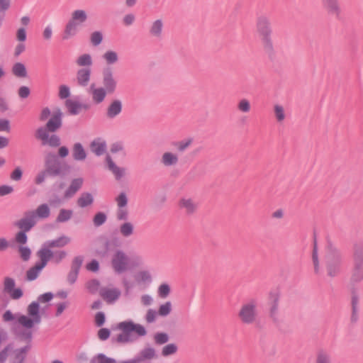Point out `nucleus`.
<instances>
[{
	"instance_id": "nucleus-1",
	"label": "nucleus",
	"mask_w": 363,
	"mask_h": 363,
	"mask_svg": "<svg viewBox=\"0 0 363 363\" xmlns=\"http://www.w3.org/2000/svg\"><path fill=\"white\" fill-rule=\"evenodd\" d=\"M27 315L19 313L13 314L10 310L4 312L2 319L4 322H13L16 335L26 342H30L33 328L40 324L42 317L38 303L32 301L26 308Z\"/></svg>"
},
{
	"instance_id": "nucleus-2",
	"label": "nucleus",
	"mask_w": 363,
	"mask_h": 363,
	"mask_svg": "<svg viewBox=\"0 0 363 363\" xmlns=\"http://www.w3.org/2000/svg\"><path fill=\"white\" fill-rule=\"evenodd\" d=\"M62 124V112L60 108L54 111L51 118L47 122L45 126L40 127L36 130L35 138L41 141L42 145H49L52 147H59L61 144L58 135H49V132L57 131Z\"/></svg>"
},
{
	"instance_id": "nucleus-3",
	"label": "nucleus",
	"mask_w": 363,
	"mask_h": 363,
	"mask_svg": "<svg viewBox=\"0 0 363 363\" xmlns=\"http://www.w3.org/2000/svg\"><path fill=\"white\" fill-rule=\"evenodd\" d=\"M45 169L36 176L35 182H44L48 177H62L69 172V166L65 162H61L58 156L49 153L45 160Z\"/></svg>"
},
{
	"instance_id": "nucleus-4",
	"label": "nucleus",
	"mask_w": 363,
	"mask_h": 363,
	"mask_svg": "<svg viewBox=\"0 0 363 363\" xmlns=\"http://www.w3.org/2000/svg\"><path fill=\"white\" fill-rule=\"evenodd\" d=\"M257 29L261 36L265 52L272 56L274 55V45L272 40V30L269 18L264 16H259L257 21Z\"/></svg>"
},
{
	"instance_id": "nucleus-5",
	"label": "nucleus",
	"mask_w": 363,
	"mask_h": 363,
	"mask_svg": "<svg viewBox=\"0 0 363 363\" xmlns=\"http://www.w3.org/2000/svg\"><path fill=\"white\" fill-rule=\"evenodd\" d=\"M87 18V13L84 10L77 9L74 11L70 19L65 25L62 39L67 40L75 36L79 31V27L86 22Z\"/></svg>"
},
{
	"instance_id": "nucleus-6",
	"label": "nucleus",
	"mask_w": 363,
	"mask_h": 363,
	"mask_svg": "<svg viewBox=\"0 0 363 363\" xmlns=\"http://www.w3.org/2000/svg\"><path fill=\"white\" fill-rule=\"evenodd\" d=\"M343 256L336 248L329 247L325 256V264L327 274L330 277H337L341 272Z\"/></svg>"
},
{
	"instance_id": "nucleus-7",
	"label": "nucleus",
	"mask_w": 363,
	"mask_h": 363,
	"mask_svg": "<svg viewBox=\"0 0 363 363\" xmlns=\"http://www.w3.org/2000/svg\"><path fill=\"white\" fill-rule=\"evenodd\" d=\"M118 328L123 332L117 337V341L119 342L127 343L132 342L131 332H134L140 337H143L147 335V330L143 325L135 323L130 320L119 323Z\"/></svg>"
},
{
	"instance_id": "nucleus-8",
	"label": "nucleus",
	"mask_w": 363,
	"mask_h": 363,
	"mask_svg": "<svg viewBox=\"0 0 363 363\" xmlns=\"http://www.w3.org/2000/svg\"><path fill=\"white\" fill-rule=\"evenodd\" d=\"M257 306L258 301L255 298H251L245 302L238 313L240 321L245 325L254 324L258 317Z\"/></svg>"
},
{
	"instance_id": "nucleus-9",
	"label": "nucleus",
	"mask_w": 363,
	"mask_h": 363,
	"mask_svg": "<svg viewBox=\"0 0 363 363\" xmlns=\"http://www.w3.org/2000/svg\"><path fill=\"white\" fill-rule=\"evenodd\" d=\"M363 280V244L355 245L353 255V269L350 286H355Z\"/></svg>"
},
{
	"instance_id": "nucleus-10",
	"label": "nucleus",
	"mask_w": 363,
	"mask_h": 363,
	"mask_svg": "<svg viewBox=\"0 0 363 363\" xmlns=\"http://www.w3.org/2000/svg\"><path fill=\"white\" fill-rule=\"evenodd\" d=\"M349 292L350 306V321L352 324H356L359 320L360 317L361 294L359 289L356 286H350Z\"/></svg>"
},
{
	"instance_id": "nucleus-11",
	"label": "nucleus",
	"mask_w": 363,
	"mask_h": 363,
	"mask_svg": "<svg viewBox=\"0 0 363 363\" xmlns=\"http://www.w3.org/2000/svg\"><path fill=\"white\" fill-rule=\"evenodd\" d=\"M38 257L40 259V261L36 262L35 265L30 268L26 272V279L28 281H33L36 279L43 269V268L47 265L48 262L50 261L48 259V255L43 252H37L36 253Z\"/></svg>"
},
{
	"instance_id": "nucleus-12",
	"label": "nucleus",
	"mask_w": 363,
	"mask_h": 363,
	"mask_svg": "<svg viewBox=\"0 0 363 363\" xmlns=\"http://www.w3.org/2000/svg\"><path fill=\"white\" fill-rule=\"evenodd\" d=\"M71 241L70 238L66 235H62L57 239L48 240L45 242L41 248L38 252H43L48 255V259L50 260L52 251L51 248L63 247L68 245Z\"/></svg>"
},
{
	"instance_id": "nucleus-13",
	"label": "nucleus",
	"mask_w": 363,
	"mask_h": 363,
	"mask_svg": "<svg viewBox=\"0 0 363 363\" xmlns=\"http://www.w3.org/2000/svg\"><path fill=\"white\" fill-rule=\"evenodd\" d=\"M111 264L116 273H123L128 268L129 258L123 251L118 250L113 255Z\"/></svg>"
},
{
	"instance_id": "nucleus-14",
	"label": "nucleus",
	"mask_w": 363,
	"mask_h": 363,
	"mask_svg": "<svg viewBox=\"0 0 363 363\" xmlns=\"http://www.w3.org/2000/svg\"><path fill=\"white\" fill-rule=\"evenodd\" d=\"M102 84L104 89L108 91V94H113L117 88V80L114 77L112 68L106 67L102 70Z\"/></svg>"
},
{
	"instance_id": "nucleus-15",
	"label": "nucleus",
	"mask_w": 363,
	"mask_h": 363,
	"mask_svg": "<svg viewBox=\"0 0 363 363\" xmlns=\"http://www.w3.org/2000/svg\"><path fill=\"white\" fill-rule=\"evenodd\" d=\"M100 296L109 304L115 303L121 296V291L113 286H101L99 290Z\"/></svg>"
},
{
	"instance_id": "nucleus-16",
	"label": "nucleus",
	"mask_w": 363,
	"mask_h": 363,
	"mask_svg": "<svg viewBox=\"0 0 363 363\" xmlns=\"http://www.w3.org/2000/svg\"><path fill=\"white\" fill-rule=\"evenodd\" d=\"M36 223V215L33 211H27L24 216L16 223L22 231L28 232Z\"/></svg>"
},
{
	"instance_id": "nucleus-17",
	"label": "nucleus",
	"mask_w": 363,
	"mask_h": 363,
	"mask_svg": "<svg viewBox=\"0 0 363 363\" xmlns=\"http://www.w3.org/2000/svg\"><path fill=\"white\" fill-rule=\"evenodd\" d=\"M16 282L13 278L5 277L4 280V292L8 294L11 298L18 300L23 296V291L20 288L15 289Z\"/></svg>"
},
{
	"instance_id": "nucleus-18",
	"label": "nucleus",
	"mask_w": 363,
	"mask_h": 363,
	"mask_svg": "<svg viewBox=\"0 0 363 363\" xmlns=\"http://www.w3.org/2000/svg\"><path fill=\"white\" fill-rule=\"evenodd\" d=\"M279 295L277 291L270 292L269 296V317L274 322L279 320Z\"/></svg>"
},
{
	"instance_id": "nucleus-19",
	"label": "nucleus",
	"mask_w": 363,
	"mask_h": 363,
	"mask_svg": "<svg viewBox=\"0 0 363 363\" xmlns=\"http://www.w3.org/2000/svg\"><path fill=\"white\" fill-rule=\"evenodd\" d=\"M179 206L187 215H192L198 208V203L191 198L184 197L179 200Z\"/></svg>"
},
{
	"instance_id": "nucleus-20",
	"label": "nucleus",
	"mask_w": 363,
	"mask_h": 363,
	"mask_svg": "<svg viewBox=\"0 0 363 363\" xmlns=\"http://www.w3.org/2000/svg\"><path fill=\"white\" fill-rule=\"evenodd\" d=\"M122 101L120 99H114L107 107L106 113V117L110 119H113L122 112Z\"/></svg>"
},
{
	"instance_id": "nucleus-21",
	"label": "nucleus",
	"mask_w": 363,
	"mask_h": 363,
	"mask_svg": "<svg viewBox=\"0 0 363 363\" xmlns=\"http://www.w3.org/2000/svg\"><path fill=\"white\" fill-rule=\"evenodd\" d=\"M91 74V67H84L77 72V82L79 86L85 87L90 81Z\"/></svg>"
},
{
	"instance_id": "nucleus-22",
	"label": "nucleus",
	"mask_w": 363,
	"mask_h": 363,
	"mask_svg": "<svg viewBox=\"0 0 363 363\" xmlns=\"http://www.w3.org/2000/svg\"><path fill=\"white\" fill-rule=\"evenodd\" d=\"M323 5L329 14L340 18L341 9L338 0H323Z\"/></svg>"
},
{
	"instance_id": "nucleus-23",
	"label": "nucleus",
	"mask_w": 363,
	"mask_h": 363,
	"mask_svg": "<svg viewBox=\"0 0 363 363\" xmlns=\"http://www.w3.org/2000/svg\"><path fill=\"white\" fill-rule=\"evenodd\" d=\"M135 357L138 363H142L147 360L155 359L157 357V354L153 347H145L135 355Z\"/></svg>"
},
{
	"instance_id": "nucleus-24",
	"label": "nucleus",
	"mask_w": 363,
	"mask_h": 363,
	"mask_svg": "<svg viewBox=\"0 0 363 363\" xmlns=\"http://www.w3.org/2000/svg\"><path fill=\"white\" fill-rule=\"evenodd\" d=\"M108 168L114 174L116 180H120L124 175L125 169L118 167L109 155L106 157Z\"/></svg>"
},
{
	"instance_id": "nucleus-25",
	"label": "nucleus",
	"mask_w": 363,
	"mask_h": 363,
	"mask_svg": "<svg viewBox=\"0 0 363 363\" xmlns=\"http://www.w3.org/2000/svg\"><path fill=\"white\" fill-rule=\"evenodd\" d=\"M66 107L72 115H77L79 113L81 109H87L89 106L86 104H81L79 101L68 99L66 101Z\"/></svg>"
},
{
	"instance_id": "nucleus-26",
	"label": "nucleus",
	"mask_w": 363,
	"mask_h": 363,
	"mask_svg": "<svg viewBox=\"0 0 363 363\" xmlns=\"http://www.w3.org/2000/svg\"><path fill=\"white\" fill-rule=\"evenodd\" d=\"M94 87V84H92L91 86V88L92 89V99L94 103L97 104H101L105 99L108 91L106 90V89H104L101 86L97 88Z\"/></svg>"
},
{
	"instance_id": "nucleus-27",
	"label": "nucleus",
	"mask_w": 363,
	"mask_h": 363,
	"mask_svg": "<svg viewBox=\"0 0 363 363\" xmlns=\"http://www.w3.org/2000/svg\"><path fill=\"white\" fill-rule=\"evenodd\" d=\"M72 157L76 161H83L86 157V152L80 143H76L72 149Z\"/></svg>"
},
{
	"instance_id": "nucleus-28",
	"label": "nucleus",
	"mask_w": 363,
	"mask_h": 363,
	"mask_svg": "<svg viewBox=\"0 0 363 363\" xmlns=\"http://www.w3.org/2000/svg\"><path fill=\"white\" fill-rule=\"evenodd\" d=\"M179 162L178 156L172 152H164L161 159V162L165 167H171L176 165Z\"/></svg>"
},
{
	"instance_id": "nucleus-29",
	"label": "nucleus",
	"mask_w": 363,
	"mask_h": 363,
	"mask_svg": "<svg viewBox=\"0 0 363 363\" xmlns=\"http://www.w3.org/2000/svg\"><path fill=\"white\" fill-rule=\"evenodd\" d=\"M163 22L161 19L155 21L150 26V33L151 35L160 38L163 30Z\"/></svg>"
},
{
	"instance_id": "nucleus-30",
	"label": "nucleus",
	"mask_w": 363,
	"mask_h": 363,
	"mask_svg": "<svg viewBox=\"0 0 363 363\" xmlns=\"http://www.w3.org/2000/svg\"><path fill=\"white\" fill-rule=\"evenodd\" d=\"M119 231L123 237H130L134 233V225L130 222H125L120 225Z\"/></svg>"
},
{
	"instance_id": "nucleus-31",
	"label": "nucleus",
	"mask_w": 363,
	"mask_h": 363,
	"mask_svg": "<svg viewBox=\"0 0 363 363\" xmlns=\"http://www.w3.org/2000/svg\"><path fill=\"white\" fill-rule=\"evenodd\" d=\"M91 148L96 156H101L106 152V142L99 143L94 140L91 143Z\"/></svg>"
},
{
	"instance_id": "nucleus-32",
	"label": "nucleus",
	"mask_w": 363,
	"mask_h": 363,
	"mask_svg": "<svg viewBox=\"0 0 363 363\" xmlns=\"http://www.w3.org/2000/svg\"><path fill=\"white\" fill-rule=\"evenodd\" d=\"M13 74L18 77L23 78L27 76L26 66L21 62H16L12 67Z\"/></svg>"
},
{
	"instance_id": "nucleus-33",
	"label": "nucleus",
	"mask_w": 363,
	"mask_h": 363,
	"mask_svg": "<svg viewBox=\"0 0 363 363\" xmlns=\"http://www.w3.org/2000/svg\"><path fill=\"white\" fill-rule=\"evenodd\" d=\"M94 201L93 196L89 193H83L77 200V204L82 208H85Z\"/></svg>"
},
{
	"instance_id": "nucleus-34",
	"label": "nucleus",
	"mask_w": 363,
	"mask_h": 363,
	"mask_svg": "<svg viewBox=\"0 0 363 363\" xmlns=\"http://www.w3.org/2000/svg\"><path fill=\"white\" fill-rule=\"evenodd\" d=\"M315 363H332L331 354L324 350H319L316 355Z\"/></svg>"
},
{
	"instance_id": "nucleus-35",
	"label": "nucleus",
	"mask_w": 363,
	"mask_h": 363,
	"mask_svg": "<svg viewBox=\"0 0 363 363\" xmlns=\"http://www.w3.org/2000/svg\"><path fill=\"white\" fill-rule=\"evenodd\" d=\"M36 215V218H47L50 214V210L46 203L40 205L34 211Z\"/></svg>"
},
{
	"instance_id": "nucleus-36",
	"label": "nucleus",
	"mask_w": 363,
	"mask_h": 363,
	"mask_svg": "<svg viewBox=\"0 0 363 363\" xmlns=\"http://www.w3.org/2000/svg\"><path fill=\"white\" fill-rule=\"evenodd\" d=\"M76 62L78 66L84 67H90L93 63L91 57L89 54L82 55L77 58Z\"/></svg>"
},
{
	"instance_id": "nucleus-37",
	"label": "nucleus",
	"mask_w": 363,
	"mask_h": 363,
	"mask_svg": "<svg viewBox=\"0 0 363 363\" xmlns=\"http://www.w3.org/2000/svg\"><path fill=\"white\" fill-rule=\"evenodd\" d=\"M177 351V345L175 343H169L162 347L161 354L163 357H169L176 354Z\"/></svg>"
},
{
	"instance_id": "nucleus-38",
	"label": "nucleus",
	"mask_w": 363,
	"mask_h": 363,
	"mask_svg": "<svg viewBox=\"0 0 363 363\" xmlns=\"http://www.w3.org/2000/svg\"><path fill=\"white\" fill-rule=\"evenodd\" d=\"M91 363H117L113 358L108 357L103 353H99L91 358Z\"/></svg>"
},
{
	"instance_id": "nucleus-39",
	"label": "nucleus",
	"mask_w": 363,
	"mask_h": 363,
	"mask_svg": "<svg viewBox=\"0 0 363 363\" xmlns=\"http://www.w3.org/2000/svg\"><path fill=\"white\" fill-rule=\"evenodd\" d=\"M135 279L138 283L150 284L152 281V277L148 271H140L135 275Z\"/></svg>"
},
{
	"instance_id": "nucleus-40",
	"label": "nucleus",
	"mask_w": 363,
	"mask_h": 363,
	"mask_svg": "<svg viewBox=\"0 0 363 363\" xmlns=\"http://www.w3.org/2000/svg\"><path fill=\"white\" fill-rule=\"evenodd\" d=\"M103 58L107 65H113L118 60V56L116 52L113 50H107L104 55Z\"/></svg>"
},
{
	"instance_id": "nucleus-41",
	"label": "nucleus",
	"mask_w": 363,
	"mask_h": 363,
	"mask_svg": "<svg viewBox=\"0 0 363 363\" xmlns=\"http://www.w3.org/2000/svg\"><path fill=\"white\" fill-rule=\"evenodd\" d=\"M81 188V183H71L64 193L65 199L72 197Z\"/></svg>"
},
{
	"instance_id": "nucleus-42",
	"label": "nucleus",
	"mask_w": 363,
	"mask_h": 363,
	"mask_svg": "<svg viewBox=\"0 0 363 363\" xmlns=\"http://www.w3.org/2000/svg\"><path fill=\"white\" fill-rule=\"evenodd\" d=\"M86 287L91 294L99 293L100 281L96 279H91L86 283Z\"/></svg>"
},
{
	"instance_id": "nucleus-43",
	"label": "nucleus",
	"mask_w": 363,
	"mask_h": 363,
	"mask_svg": "<svg viewBox=\"0 0 363 363\" xmlns=\"http://www.w3.org/2000/svg\"><path fill=\"white\" fill-rule=\"evenodd\" d=\"M72 213L73 212L72 210L62 208L60 211V213L57 217L56 220L58 223L67 222L71 218Z\"/></svg>"
},
{
	"instance_id": "nucleus-44",
	"label": "nucleus",
	"mask_w": 363,
	"mask_h": 363,
	"mask_svg": "<svg viewBox=\"0 0 363 363\" xmlns=\"http://www.w3.org/2000/svg\"><path fill=\"white\" fill-rule=\"evenodd\" d=\"M192 142H193V139L190 138H187L186 140L175 142L174 143V146L177 147V149L179 152H184L186 150V148H188L191 145Z\"/></svg>"
},
{
	"instance_id": "nucleus-45",
	"label": "nucleus",
	"mask_w": 363,
	"mask_h": 363,
	"mask_svg": "<svg viewBox=\"0 0 363 363\" xmlns=\"http://www.w3.org/2000/svg\"><path fill=\"white\" fill-rule=\"evenodd\" d=\"M169 340V337L166 333H157L154 335L155 343L158 345L167 343Z\"/></svg>"
},
{
	"instance_id": "nucleus-46",
	"label": "nucleus",
	"mask_w": 363,
	"mask_h": 363,
	"mask_svg": "<svg viewBox=\"0 0 363 363\" xmlns=\"http://www.w3.org/2000/svg\"><path fill=\"white\" fill-rule=\"evenodd\" d=\"M172 311V303L169 301L162 304L158 309L157 313L162 317L167 316Z\"/></svg>"
},
{
	"instance_id": "nucleus-47",
	"label": "nucleus",
	"mask_w": 363,
	"mask_h": 363,
	"mask_svg": "<svg viewBox=\"0 0 363 363\" xmlns=\"http://www.w3.org/2000/svg\"><path fill=\"white\" fill-rule=\"evenodd\" d=\"M106 220V215L103 212H99L94 216L93 218V223L96 227H99L105 223Z\"/></svg>"
},
{
	"instance_id": "nucleus-48",
	"label": "nucleus",
	"mask_w": 363,
	"mask_h": 363,
	"mask_svg": "<svg viewBox=\"0 0 363 363\" xmlns=\"http://www.w3.org/2000/svg\"><path fill=\"white\" fill-rule=\"evenodd\" d=\"M91 43L94 46H98L103 40V34L101 31H94L91 34Z\"/></svg>"
},
{
	"instance_id": "nucleus-49",
	"label": "nucleus",
	"mask_w": 363,
	"mask_h": 363,
	"mask_svg": "<svg viewBox=\"0 0 363 363\" xmlns=\"http://www.w3.org/2000/svg\"><path fill=\"white\" fill-rule=\"evenodd\" d=\"M312 259H313V266H314V272L315 274H318L320 272V265H319V261H318V250H317V246H316L315 243L314 244V247H313Z\"/></svg>"
},
{
	"instance_id": "nucleus-50",
	"label": "nucleus",
	"mask_w": 363,
	"mask_h": 363,
	"mask_svg": "<svg viewBox=\"0 0 363 363\" xmlns=\"http://www.w3.org/2000/svg\"><path fill=\"white\" fill-rule=\"evenodd\" d=\"M12 349L13 345L11 344H9L0 351V363L6 362L9 357V354Z\"/></svg>"
},
{
	"instance_id": "nucleus-51",
	"label": "nucleus",
	"mask_w": 363,
	"mask_h": 363,
	"mask_svg": "<svg viewBox=\"0 0 363 363\" xmlns=\"http://www.w3.org/2000/svg\"><path fill=\"white\" fill-rule=\"evenodd\" d=\"M157 292L160 297L167 298L170 293V287L167 284H162L159 286Z\"/></svg>"
},
{
	"instance_id": "nucleus-52",
	"label": "nucleus",
	"mask_w": 363,
	"mask_h": 363,
	"mask_svg": "<svg viewBox=\"0 0 363 363\" xmlns=\"http://www.w3.org/2000/svg\"><path fill=\"white\" fill-rule=\"evenodd\" d=\"M157 315H159L155 310L150 308L147 310L145 316V321L147 323H152L156 320Z\"/></svg>"
},
{
	"instance_id": "nucleus-53",
	"label": "nucleus",
	"mask_w": 363,
	"mask_h": 363,
	"mask_svg": "<svg viewBox=\"0 0 363 363\" xmlns=\"http://www.w3.org/2000/svg\"><path fill=\"white\" fill-rule=\"evenodd\" d=\"M116 218L118 220H127L128 218V211L125 207H118L116 211Z\"/></svg>"
},
{
	"instance_id": "nucleus-54",
	"label": "nucleus",
	"mask_w": 363,
	"mask_h": 363,
	"mask_svg": "<svg viewBox=\"0 0 363 363\" xmlns=\"http://www.w3.org/2000/svg\"><path fill=\"white\" fill-rule=\"evenodd\" d=\"M118 207H125L128 204V198L125 192H121L116 198Z\"/></svg>"
},
{
	"instance_id": "nucleus-55",
	"label": "nucleus",
	"mask_w": 363,
	"mask_h": 363,
	"mask_svg": "<svg viewBox=\"0 0 363 363\" xmlns=\"http://www.w3.org/2000/svg\"><path fill=\"white\" fill-rule=\"evenodd\" d=\"M274 113L277 120L279 122H281L285 118V113L284 108L280 105L274 106Z\"/></svg>"
},
{
	"instance_id": "nucleus-56",
	"label": "nucleus",
	"mask_w": 363,
	"mask_h": 363,
	"mask_svg": "<svg viewBox=\"0 0 363 363\" xmlns=\"http://www.w3.org/2000/svg\"><path fill=\"white\" fill-rule=\"evenodd\" d=\"M206 173L204 166L203 164H198L192 171V174L195 179H199Z\"/></svg>"
},
{
	"instance_id": "nucleus-57",
	"label": "nucleus",
	"mask_w": 363,
	"mask_h": 363,
	"mask_svg": "<svg viewBox=\"0 0 363 363\" xmlns=\"http://www.w3.org/2000/svg\"><path fill=\"white\" fill-rule=\"evenodd\" d=\"M30 347L25 346L20 349L15 350V359L16 360H20L21 357H23V362L25 361L26 359V353L28 351Z\"/></svg>"
},
{
	"instance_id": "nucleus-58",
	"label": "nucleus",
	"mask_w": 363,
	"mask_h": 363,
	"mask_svg": "<svg viewBox=\"0 0 363 363\" xmlns=\"http://www.w3.org/2000/svg\"><path fill=\"white\" fill-rule=\"evenodd\" d=\"M66 256H67V253H66L65 251H64V250H59V251L52 252V254L51 255V258H52L53 260L56 263H59L63 259H65Z\"/></svg>"
},
{
	"instance_id": "nucleus-59",
	"label": "nucleus",
	"mask_w": 363,
	"mask_h": 363,
	"mask_svg": "<svg viewBox=\"0 0 363 363\" xmlns=\"http://www.w3.org/2000/svg\"><path fill=\"white\" fill-rule=\"evenodd\" d=\"M70 96L69 87L67 85H61L59 90V97L61 99H67Z\"/></svg>"
},
{
	"instance_id": "nucleus-60",
	"label": "nucleus",
	"mask_w": 363,
	"mask_h": 363,
	"mask_svg": "<svg viewBox=\"0 0 363 363\" xmlns=\"http://www.w3.org/2000/svg\"><path fill=\"white\" fill-rule=\"evenodd\" d=\"M53 298V294L51 292H47L43 294L40 295L38 297V301L35 302L38 303L40 305V303H47L52 300Z\"/></svg>"
},
{
	"instance_id": "nucleus-61",
	"label": "nucleus",
	"mask_w": 363,
	"mask_h": 363,
	"mask_svg": "<svg viewBox=\"0 0 363 363\" xmlns=\"http://www.w3.org/2000/svg\"><path fill=\"white\" fill-rule=\"evenodd\" d=\"M18 96L21 99H26L30 94V90L29 87L26 86H21L18 91Z\"/></svg>"
},
{
	"instance_id": "nucleus-62",
	"label": "nucleus",
	"mask_w": 363,
	"mask_h": 363,
	"mask_svg": "<svg viewBox=\"0 0 363 363\" xmlns=\"http://www.w3.org/2000/svg\"><path fill=\"white\" fill-rule=\"evenodd\" d=\"M15 240H16V242H18L19 244H26L28 240L26 232L22 231V230L19 231L16 235Z\"/></svg>"
},
{
	"instance_id": "nucleus-63",
	"label": "nucleus",
	"mask_w": 363,
	"mask_h": 363,
	"mask_svg": "<svg viewBox=\"0 0 363 363\" xmlns=\"http://www.w3.org/2000/svg\"><path fill=\"white\" fill-rule=\"evenodd\" d=\"M19 252L21 254V257L25 260L27 261L30 259L31 251L27 247H19Z\"/></svg>"
},
{
	"instance_id": "nucleus-64",
	"label": "nucleus",
	"mask_w": 363,
	"mask_h": 363,
	"mask_svg": "<svg viewBox=\"0 0 363 363\" xmlns=\"http://www.w3.org/2000/svg\"><path fill=\"white\" fill-rule=\"evenodd\" d=\"M23 175V171L20 167H17L11 174V179L13 181H19Z\"/></svg>"
}]
</instances>
